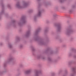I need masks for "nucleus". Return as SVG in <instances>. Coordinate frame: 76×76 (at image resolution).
<instances>
[{"instance_id":"nucleus-1","label":"nucleus","mask_w":76,"mask_h":76,"mask_svg":"<svg viewBox=\"0 0 76 76\" xmlns=\"http://www.w3.org/2000/svg\"><path fill=\"white\" fill-rule=\"evenodd\" d=\"M41 28H39L37 29L35 32V37H34V39L35 41H37L40 45H46L47 43V42L48 40L45 41V40L41 38L39 36H38V33L40 32L41 31Z\"/></svg>"},{"instance_id":"nucleus-2","label":"nucleus","mask_w":76,"mask_h":76,"mask_svg":"<svg viewBox=\"0 0 76 76\" xmlns=\"http://www.w3.org/2000/svg\"><path fill=\"white\" fill-rule=\"evenodd\" d=\"M29 5V2H26L25 1H23V5L20 6V2H18L16 4V7L18 9H23V8H25L27 7Z\"/></svg>"},{"instance_id":"nucleus-3","label":"nucleus","mask_w":76,"mask_h":76,"mask_svg":"<svg viewBox=\"0 0 76 76\" xmlns=\"http://www.w3.org/2000/svg\"><path fill=\"white\" fill-rule=\"evenodd\" d=\"M42 5L41 4H39V7H38V12L36 16H34V21H37V18H38L39 17H41L42 15V12H43L44 10H41L40 9V6Z\"/></svg>"},{"instance_id":"nucleus-4","label":"nucleus","mask_w":76,"mask_h":76,"mask_svg":"<svg viewBox=\"0 0 76 76\" xmlns=\"http://www.w3.org/2000/svg\"><path fill=\"white\" fill-rule=\"evenodd\" d=\"M26 22V16H23L20 20V22L18 23V24L20 26H21L23 24H25Z\"/></svg>"},{"instance_id":"nucleus-5","label":"nucleus","mask_w":76,"mask_h":76,"mask_svg":"<svg viewBox=\"0 0 76 76\" xmlns=\"http://www.w3.org/2000/svg\"><path fill=\"white\" fill-rule=\"evenodd\" d=\"M74 32V31L72 28V27L69 26V28L66 29V34L67 35L69 36L71 34H72Z\"/></svg>"},{"instance_id":"nucleus-6","label":"nucleus","mask_w":76,"mask_h":76,"mask_svg":"<svg viewBox=\"0 0 76 76\" xmlns=\"http://www.w3.org/2000/svg\"><path fill=\"white\" fill-rule=\"evenodd\" d=\"M45 53H48L50 55H52L56 53V52H55L53 50H51V49L50 48H48L45 51Z\"/></svg>"},{"instance_id":"nucleus-7","label":"nucleus","mask_w":76,"mask_h":76,"mask_svg":"<svg viewBox=\"0 0 76 76\" xmlns=\"http://www.w3.org/2000/svg\"><path fill=\"white\" fill-rule=\"evenodd\" d=\"M13 58V57L12 56H10L9 57V58L7 61H5L4 63V67H6V66L7 65V63H10V62H12L13 61H14Z\"/></svg>"},{"instance_id":"nucleus-8","label":"nucleus","mask_w":76,"mask_h":76,"mask_svg":"<svg viewBox=\"0 0 76 76\" xmlns=\"http://www.w3.org/2000/svg\"><path fill=\"white\" fill-rule=\"evenodd\" d=\"M1 6L2 7V11L0 13V20L1 18V15L4 14V4H3V1H1Z\"/></svg>"},{"instance_id":"nucleus-9","label":"nucleus","mask_w":76,"mask_h":76,"mask_svg":"<svg viewBox=\"0 0 76 76\" xmlns=\"http://www.w3.org/2000/svg\"><path fill=\"white\" fill-rule=\"evenodd\" d=\"M55 26L57 28V32H60L61 31V24L60 23L58 24L56 23L55 24Z\"/></svg>"},{"instance_id":"nucleus-10","label":"nucleus","mask_w":76,"mask_h":76,"mask_svg":"<svg viewBox=\"0 0 76 76\" xmlns=\"http://www.w3.org/2000/svg\"><path fill=\"white\" fill-rule=\"evenodd\" d=\"M72 72L70 74V76H75L76 74V68H72Z\"/></svg>"},{"instance_id":"nucleus-11","label":"nucleus","mask_w":76,"mask_h":76,"mask_svg":"<svg viewBox=\"0 0 76 76\" xmlns=\"http://www.w3.org/2000/svg\"><path fill=\"white\" fill-rule=\"evenodd\" d=\"M71 50L72 51V52H69L68 53V56L69 57L72 56V54L76 53V49L75 48H72L71 49Z\"/></svg>"},{"instance_id":"nucleus-12","label":"nucleus","mask_w":76,"mask_h":76,"mask_svg":"<svg viewBox=\"0 0 76 76\" xmlns=\"http://www.w3.org/2000/svg\"><path fill=\"white\" fill-rule=\"evenodd\" d=\"M36 57L37 59H41V58L43 60L45 59L44 56H42L41 55H37L36 56Z\"/></svg>"},{"instance_id":"nucleus-13","label":"nucleus","mask_w":76,"mask_h":76,"mask_svg":"<svg viewBox=\"0 0 76 76\" xmlns=\"http://www.w3.org/2000/svg\"><path fill=\"white\" fill-rule=\"evenodd\" d=\"M43 4L45 6H48V5H50L51 3L50 2L46 1V0H45L43 3Z\"/></svg>"},{"instance_id":"nucleus-14","label":"nucleus","mask_w":76,"mask_h":76,"mask_svg":"<svg viewBox=\"0 0 76 76\" xmlns=\"http://www.w3.org/2000/svg\"><path fill=\"white\" fill-rule=\"evenodd\" d=\"M35 71L36 72L35 76H39V74H41V71L36 70Z\"/></svg>"},{"instance_id":"nucleus-15","label":"nucleus","mask_w":76,"mask_h":76,"mask_svg":"<svg viewBox=\"0 0 76 76\" xmlns=\"http://www.w3.org/2000/svg\"><path fill=\"white\" fill-rule=\"evenodd\" d=\"M30 34H31V32L30 30H28L26 32V37H29V35H30Z\"/></svg>"},{"instance_id":"nucleus-16","label":"nucleus","mask_w":76,"mask_h":76,"mask_svg":"<svg viewBox=\"0 0 76 76\" xmlns=\"http://www.w3.org/2000/svg\"><path fill=\"white\" fill-rule=\"evenodd\" d=\"M31 72V70H28L26 71L25 72V75H28V74H29Z\"/></svg>"},{"instance_id":"nucleus-17","label":"nucleus","mask_w":76,"mask_h":76,"mask_svg":"<svg viewBox=\"0 0 76 76\" xmlns=\"http://www.w3.org/2000/svg\"><path fill=\"white\" fill-rule=\"evenodd\" d=\"M8 46L9 48H12L13 47V46H12V45L11 43L10 42L8 43Z\"/></svg>"},{"instance_id":"nucleus-18","label":"nucleus","mask_w":76,"mask_h":76,"mask_svg":"<svg viewBox=\"0 0 76 76\" xmlns=\"http://www.w3.org/2000/svg\"><path fill=\"white\" fill-rule=\"evenodd\" d=\"M68 73V71L67 69H66L65 70V73L64 75L63 76H66V75H67Z\"/></svg>"},{"instance_id":"nucleus-19","label":"nucleus","mask_w":76,"mask_h":76,"mask_svg":"<svg viewBox=\"0 0 76 76\" xmlns=\"http://www.w3.org/2000/svg\"><path fill=\"white\" fill-rule=\"evenodd\" d=\"M44 32L45 34H47L48 32V28H45Z\"/></svg>"},{"instance_id":"nucleus-20","label":"nucleus","mask_w":76,"mask_h":76,"mask_svg":"<svg viewBox=\"0 0 76 76\" xmlns=\"http://www.w3.org/2000/svg\"><path fill=\"white\" fill-rule=\"evenodd\" d=\"M75 62L72 61H70L68 62V65L69 66H70V65H71L72 63H75Z\"/></svg>"},{"instance_id":"nucleus-21","label":"nucleus","mask_w":76,"mask_h":76,"mask_svg":"<svg viewBox=\"0 0 76 76\" xmlns=\"http://www.w3.org/2000/svg\"><path fill=\"white\" fill-rule=\"evenodd\" d=\"M48 61H50V62H52V59H51V58L50 57H48Z\"/></svg>"},{"instance_id":"nucleus-22","label":"nucleus","mask_w":76,"mask_h":76,"mask_svg":"<svg viewBox=\"0 0 76 76\" xmlns=\"http://www.w3.org/2000/svg\"><path fill=\"white\" fill-rule=\"evenodd\" d=\"M62 70H59L58 72V75H60L61 73V72H62Z\"/></svg>"},{"instance_id":"nucleus-23","label":"nucleus","mask_w":76,"mask_h":76,"mask_svg":"<svg viewBox=\"0 0 76 76\" xmlns=\"http://www.w3.org/2000/svg\"><path fill=\"white\" fill-rule=\"evenodd\" d=\"M12 23H13V24H14V25H15V24L16 23V21L15 20H12Z\"/></svg>"},{"instance_id":"nucleus-24","label":"nucleus","mask_w":76,"mask_h":76,"mask_svg":"<svg viewBox=\"0 0 76 76\" xmlns=\"http://www.w3.org/2000/svg\"><path fill=\"white\" fill-rule=\"evenodd\" d=\"M66 0H59V1L60 3H63Z\"/></svg>"},{"instance_id":"nucleus-25","label":"nucleus","mask_w":76,"mask_h":76,"mask_svg":"<svg viewBox=\"0 0 76 76\" xmlns=\"http://www.w3.org/2000/svg\"><path fill=\"white\" fill-rule=\"evenodd\" d=\"M33 12V10H30L28 11L29 13H32Z\"/></svg>"},{"instance_id":"nucleus-26","label":"nucleus","mask_w":76,"mask_h":76,"mask_svg":"<svg viewBox=\"0 0 76 76\" xmlns=\"http://www.w3.org/2000/svg\"><path fill=\"white\" fill-rule=\"evenodd\" d=\"M50 76H55V73L53 72L51 74V75Z\"/></svg>"},{"instance_id":"nucleus-27","label":"nucleus","mask_w":76,"mask_h":76,"mask_svg":"<svg viewBox=\"0 0 76 76\" xmlns=\"http://www.w3.org/2000/svg\"><path fill=\"white\" fill-rule=\"evenodd\" d=\"M7 6L8 7V8H9L10 9L11 8V6H10V4H8Z\"/></svg>"},{"instance_id":"nucleus-28","label":"nucleus","mask_w":76,"mask_h":76,"mask_svg":"<svg viewBox=\"0 0 76 76\" xmlns=\"http://www.w3.org/2000/svg\"><path fill=\"white\" fill-rule=\"evenodd\" d=\"M17 41H20V38H19V37H17Z\"/></svg>"},{"instance_id":"nucleus-29","label":"nucleus","mask_w":76,"mask_h":76,"mask_svg":"<svg viewBox=\"0 0 76 76\" xmlns=\"http://www.w3.org/2000/svg\"><path fill=\"white\" fill-rule=\"evenodd\" d=\"M23 45H21L19 46V48H23Z\"/></svg>"},{"instance_id":"nucleus-30","label":"nucleus","mask_w":76,"mask_h":76,"mask_svg":"<svg viewBox=\"0 0 76 76\" xmlns=\"http://www.w3.org/2000/svg\"><path fill=\"white\" fill-rule=\"evenodd\" d=\"M20 67H23V64H20Z\"/></svg>"},{"instance_id":"nucleus-31","label":"nucleus","mask_w":76,"mask_h":76,"mask_svg":"<svg viewBox=\"0 0 76 76\" xmlns=\"http://www.w3.org/2000/svg\"><path fill=\"white\" fill-rule=\"evenodd\" d=\"M32 51H35V49L34 48V47H32Z\"/></svg>"},{"instance_id":"nucleus-32","label":"nucleus","mask_w":76,"mask_h":76,"mask_svg":"<svg viewBox=\"0 0 76 76\" xmlns=\"http://www.w3.org/2000/svg\"><path fill=\"white\" fill-rule=\"evenodd\" d=\"M75 5H72V9H75Z\"/></svg>"},{"instance_id":"nucleus-33","label":"nucleus","mask_w":76,"mask_h":76,"mask_svg":"<svg viewBox=\"0 0 76 76\" xmlns=\"http://www.w3.org/2000/svg\"><path fill=\"white\" fill-rule=\"evenodd\" d=\"M53 16L54 17H56L57 16V14H53Z\"/></svg>"},{"instance_id":"nucleus-34","label":"nucleus","mask_w":76,"mask_h":76,"mask_svg":"<svg viewBox=\"0 0 76 76\" xmlns=\"http://www.w3.org/2000/svg\"><path fill=\"white\" fill-rule=\"evenodd\" d=\"M72 11H73L72 10H69V13H72Z\"/></svg>"},{"instance_id":"nucleus-35","label":"nucleus","mask_w":76,"mask_h":76,"mask_svg":"<svg viewBox=\"0 0 76 76\" xmlns=\"http://www.w3.org/2000/svg\"><path fill=\"white\" fill-rule=\"evenodd\" d=\"M73 57L74 58H75L76 59V55H74Z\"/></svg>"},{"instance_id":"nucleus-36","label":"nucleus","mask_w":76,"mask_h":76,"mask_svg":"<svg viewBox=\"0 0 76 76\" xmlns=\"http://www.w3.org/2000/svg\"><path fill=\"white\" fill-rule=\"evenodd\" d=\"M4 71H3V73L6 72V69H4Z\"/></svg>"},{"instance_id":"nucleus-37","label":"nucleus","mask_w":76,"mask_h":76,"mask_svg":"<svg viewBox=\"0 0 76 76\" xmlns=\"http://www.w3.org/2000/svg\"><path fill=\"white\" fill-rule=\"evenodd\" d=\"M3 45V43H0V45Z\"/></svg>"},{"instance_id":"nucleus-38","label":"nucleus","mask_w":76,"mask_h":76,"mask_svg":"<svg viewBox=\"0 0 76 76\" xmlns=\"http://www.w3.org/2000/svg\"><path fill=\"white\" fill-rule=\"evenodd\" d=\"M60 58V56H58V59H59V58Z\"/></svg>"},{"instance_id":"nucleus-39","label":"nucleus","mask_w":76,"mask_h":76,"mask_svg":"<svg viewBox=\"0 0 76 76\" xmlns=\"http://www.w3.org/2000/svg\"><path fill=\"white\" fill-rule=\"evenodd\" d=\"M59 37V36H57V37L56 38V39H57Z\"/></svg>"},{"instance_id":"nucleus-40","label":"nucleus","mask_w":76,"mask_h":76,"mask_svg":"<svg viewBox=\"0 0 76 76\" xmlns=\"http://www.w3.org/2000/svg\"><path fill=\"white\" fill-rule=\"evenodd\" d=\"M37 1H41V0H37Z\"/></svg>"},{"instance_id":"nucleus-41","label":"nucleus","mask_w":76,"mask_h":76,"mask_svg":"<svg viewBox=\"0 0 76 76\" xmlns=\"http://www.w3.org/2000/svg\"><path fill=\"white\" fill-rule=\"evenodd\" d=\"M46 39H48V38H46Z\"/></svg>"},{"instance_id":"nucleus-42","label":"nucleus","mask_w":76,"mask_h":76,"mask_svg":"<svg viewBox=\"0 0 76 76\" xmlns=\"http://www.w3.org/2000/svg\"><path fill=\"white\" fill-rule=\"evenodd\" d=\"M55 62H56V61H55Z\"/></svg>"},{"instance_id":"nucleus-43","label":"nucleus","mask_w":76,"mask_h":76,"mask_svg":"<svg viewBox=\"0 0 76 76\" xmlns=\"http://www.w3.org/2000/svg\"><path fill=\"white\" fill-rule=\"evenodd\" d=\"M1 56L0 55V57Z\"/></svg>"}]
</instances>
